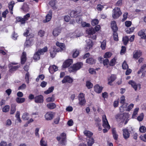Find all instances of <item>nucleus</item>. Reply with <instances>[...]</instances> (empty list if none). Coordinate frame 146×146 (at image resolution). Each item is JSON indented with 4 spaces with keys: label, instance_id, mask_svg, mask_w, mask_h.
<instances>
[{
    "label": "nucleus",
    "instance_id": "1",
    "mask_svg": "<svg viewBox=\"0 0 146 146\" xmlns=\"http://www.w3.org/2000/svg\"><path fill=\"white\" fill-rule=\"evenodd\" d=\"M76 22L78 23H81L83 27H86V33L89 36H91V27L90 24L86 22H82V19L81 16H77L76 19Z\"/></svg>",
    "mask_w": 146,
    "mask_h": 146
},
{
    "label": "nucleus",
    "instance_id": "2",
    "mask_svg": "<svg viewBox=\"0 0 146 146\" xmlns=\"http://www.w3.org/2000/svg\"><path fill=\"white\" fill-rule=\"evenodd\" d=\"M29 33V31L28 30H27L26 32L23 35L25 36H28V37L27 38L26 41L25 43L24 46L25 47H29L31 45V43L32 41V39H29L30 37H31L30 36L32 37H33L34 36V35L32 34L30 35H28Z\"/></svg>",
    "mask_w": 146,
    "mask_h": 146
},
{
    "label": "nucleus",
    "instance_id": "3",
    "mask_svg": "<svg viewBox=\"0 0 146 146\" xmlns=\"http://www.w3.org/2000/svg\"><path fill=\"white\" fill-rule=\"evenodd\" d=\"M83 64L81 62H79L74 64L73 66L68 68L70 72H74L80 69L83 66Z\"/></svg>",
    "mask_w": 146,
    "mask_h": 146
},
{
    "label": "nucleus",
    "instance_id": "4",
    "mask_svg": "<svg viewBox=\"0 0 146 146\" xmlns=\"http://www.w3.org/2000/svg\"><path fill=\"white\" fill-rule=\"evenodd\" d=\"M85 135L86 137V139L88 145L91 146V132L89 131L86 130L84 132Z\"/></svg>",
    "mask_w": 146,
    "mask_h": 146
},
{
    "label": "nucleus",
    "instance_id": "5",
    "mask_svg": "<svg viewBox=\"0 0 146 146\" xmlns=\"http://www.w3.org/2000/svg\"><path fill=\"white\" fill-rule=\"evenodd\" d=\"M121 14L122 13L120 11V8L115 7L113 10L112 17L114 19L117 18L121 15Z\"/></svg>",
    "mask_w": 146,
    "mask_h": 146
},
{
    "label": "nucleus",
    "instance_id": "6",
    "mask_svg": "<svg viewBox=\"0 0 146 146\" xmlns=\"http://www.w3.org/2000/svg\"><path fill=\"white\" fill-rule=\"evenodd\" d=\"M128 83L131 85L132 87L134 89L135 91H136L138 88L139 90L141 89V85L140 84H137L134 81L132 80H130Z\"/></svg>",
    "mask_w": 146,
    "mask_h": 146
},
{
    "label": "nucleus",
    "instance_id": "7",
    "mask_svg": "<svg viewBox=\"0 0 146 146\" xmlns=\"http://www.w3.org/2000/svg\"><path fill=\"white\" fill-rule=\"evenodd\" d=\"M102 118L103 123L102 125L103 127L105 128H107L108 129H110V126L109 124L106 115H103Z\"/></svg>",
    "mask_w": 146,
    "mask_h": 146
},
{
    "label": "nucleus",
    "instance_id": "8",
    "mask_svg": "<svg viewBox=\"0 0 146 146\" xmlns=\"http://www.w3.org/2000/svg\"><path fill=\"white\" fill-rule=\"evenodd\" d=\"M56 45L57 46L59 47L58 49H56L57 52H61L66 50V47L64 44L57 42L56 43Z\"/></svg>",
    "mask_w": 146,
    "mask_h": 146
},
{
    "label": "nucleus",
    "instance_id": "9",
    "mask_svg": "<svg viewBox=\"0 0 146 146\" xmlns=\"http://www.w3.org/2000/svg\"><path fill=\"white\" fill-rule=\"evenodd\" d=\"M79 103L80 105L84 106L86 103L84 98V95L82 93H80L78 96Z\"/></svg>",
    "mask_w": 146,
    "mask_h": 146
},
{
    "label": "nucleus",
    "instance_id": "10",
    "mask_svg": "<svg viewBox=\"0 0 146 146\" xmlns=\"http://www.w3.org/2000/svg\"><path fill=\"white\" fill-rule=\"evenodd\" d=\"M58 141H60L62 145H65L66 143V134L65 133H62L60 137H57Z\"/></svg>",
    "mask_w": 146,
    "mask_h": 146
},
{
    "label": "nucleus",
    "instance_id": "11",
    "mask_svg": "<svg viewBox=\"0 0 146 146\" xmlns=\"http://www.w3.org/2000/svg\"><path fill=\"white\" fill-rule=\"evenodd\" d=\"M54 116V113L51 111L47 112L45 115L46 120H50L52 119Z\"/></svg>",
    "mask_w": 146,
    "mask_h": 146
},
{
    "label": "nucleus",
    "instance_id": "12",
    "mask_svg": "<svg viewBox=\"0 0 146 146\" xmlns=\"http://www.w3.org/2000/svg\"><path fill=\"white\" fill-rule=\"evenodd\" d=\"M52 11L51 10H50L48 13L46 17V19L43 20V22L44 23H46L49 21L52 17Z\"/></svg>",
    "mask_w": 146,
    "mask_h": 146
},
{
    "label": "nucleus",
    "instance_id": "13",
    "mask_svg": "<svg viewBox=\"0 0 146 146\" xmlns=\"http://www.w3.org/2000/svg\"><path fill=\"white\" fill-rule=\"evenodd\" d=\"M141 55L142 52L140 50H135L133 52V58L136 59H137Z\"/></svg>",
    "mask_w": 146,
    "mask_h": 146
},
{
    "label": "nucleus",
    "instance_id": "14",
    "mask_svg": "<svg viewBox=\"0 0 146 146\" xmlns=\"http://www.w3.org/2000/svg\"><path fill=\"white\" fill-rule=\"evenodd\" d=\"M17 64V63L12 62L9 64V67L10 72H12L13 71H15L19 67V66H13L12 65H15Z\"/></svg>",
    "mask_w": 146,
    "mask_h": 146
},
{
    "label": "nucleus",
    "instance_id": "15",
    "mask_svg": "<svg viewBox=\"0 0 146 146\" xmlns=\"http://www.w3.org/2000/svg\"><path fill=\"white\" fill-rule=\"evenodd\" d=\"M116 79V76L115 75L112 74L108 78V84L110 85H111L112 83Z\"/></svg>",
    "mask_w": 146,
    "mask_h": 146
},
{
    "label": "nucleus",
    "instance_id": "16",
    "mask_svg": "<svg viewBox=\"0 0 146 146\" xmlns=\"http://www.w3.org/2000/svg\"><path fill=\"white\" fill-rule=\"evenodd\" d=\"M123 136L124 138L127 139L129 138L130 135L129 133V130L126 128L123 129Z\"/></svg>",
    "mask_w": 146,
    "mask_h": 146
},
{
    "label": "nucleus",
    "instance_id": "17",
    "mask_svg": "<svg viewBox=\"0 0 146 146\" xmlns=\"http://www.w3.org/2000/svg\"><path fill=\"white\" fill-rule=\"evenodd\" d=\"M73 62L72 60L69 59L66 60L63 63V68H66L69 66Z\"/></svg>",
    "mask_w": 146,
    "mask_h": 146
},
{
    "label": "nucleus",
    "instance_id": "18",
    "mask_svg": "<svg viewBox=\"0 0 146 146\" xmlns=\"http://www.w3.org/2000/svg\"><path fill=\"white\" fill-rule=\"evenodd\" d=\"M58 70V67L55 65L50 66L49 68V72L51 74H53L54 72Z\"/></svg>",
    "mask_w": 146,
    "mask_h": 146
},
{
    "label": "nucleus",
    "instance_id": "19",
    "mask_svg": "<svg viewBox=\"0 0 146 146\" xmlns=\"http://www.w3.org/2000/svg\"><path fill=\"white\" fill-rule=\"evenodd\" d=\"M35 100L36 103H42L43 101V97L42 95H40L35 97Z\"/></svg>",
    "mask_w": 146,
    "mask_h": 146
},
{
    "label": "nucleus",
    "instance_id": "20",
    "mask_svg": "<svg viewBox=\"0 0 146 146\" xmlns=\"http://www.w3.org/2000/svg\"><path fill=\"white\" fill-rule=\"evenodd\" d=\"M73 82V80L70 77L68 76H66L62 80L63 83L68 82L69 83H71Z\"/></svg>",
    "mask_w": 146,
    "mask_h": 146
},
{
    "label": "nucleus",
    "instance_id": "21",
    "mask_svg": "<svg viewBox=\"0 0 146 146\" xmlns=\"http://www.w3.org/2000/svg\"><path fill=\"white\" fill-rule=\"evenodd\" d=\"M118 120H121V122H123L125 119V117L123 113L117 114L115 117Z\"/></svg>",
    "mask_w": 146,
    "mask_h": 146
},
{
    "label": "nucleus",
    "instance_id": "22",
    "mask_svg": "<svg viewBox=\"0 0 146 146\" xmlns=\"http://www.w3.org/2000/svg\"><path fill=\"white\" fill-rule=\"evenodd\" d=\"M111 27L113 32H116L117 31L118 28L116 25V23L115 21L111 22Z\"/></svg>",
    "mask_w": 146,
    "mask_h": 146
},
{
    "label": "nucleus",
    "instance_id": "23",
    "mask_svg": "<svg viewBox=\"0 0 146 146\" xmlns=\"http://www.w3.org/2000/svg\"><path fill=\"white\" fill-rule=\"evenodd\" d=\"M145 30L143 29L139 31L138 33V35L141 38H146V35L145 33Z\"/></svg>",
    "mask_w": 146,
    "mask_h": 146
},
{
    "label": "nucleus",
    "instance_id": "24",
    "mask_svg": "<svg viewBox=\"0 0 146 146\" xmlns=\"http://www.w3.org/2000/svg\"><path fill=\"white\" fill-rule=\"evenodd\" d=\"M26 54L24 52L22 53V56L21 57V63L23 64L25 63L26 60Z\"/></svg>",
    "mask_w": 146,
    "mask_h": 146
},
{
    "label": "nucleus",
    "instance_id": "25",
    "mask_svg": "<svg viewBox=\"0 0 146 146\" xmlns=\"http://www.w3.org/2000/svg\"><path fill=\"white\" fill-rule=\"evenodd\" d=\"M103 88L102 87L98 85H96L94 87L95 91L98 93H100L102 92Z\"/></svg>",
    "mask_w": 146,
    "mask_h": 146
},
{
    "label": "nucleus",
    "instance_id": "26",
    "mask_svg": "<svg viewBox=\"0 0 146 146\" xmlns=\"http://www.w3.org/2000/svg\"><path fill=\"white\" fill-rule=\"evenodd\" d=\"M60 33V30L59 28H55L53 32V35L54 36H58Z\"/></svg>",
    "mask_w": 146,
    "mask_h": 146
},
{
    "label": "nucleus",
    "instance_id": "27",
    "mask_svg": "<svg viewBox=\"0 0 146 146\" xmlns=\"http://www.w3.org/2000/svg\"><path fill=\"white\" fill-rule=\"evenodd\" d=\"M57 52L54 47L51 48L50 50V53L51 56L52 58H54L55 57L56 54V52Z\"/></svg>",
    "mask_w": 146,
    "mask_h": 146
},
{
    "label": "nucleus",
    "instance_id": "28",
    "mask_svg": "<svg viewBox=\"0 0 146 146\" xmlns=\"http://www.w3.org/2000/svg\"><path fill=\"white\" fill-rule=\"evenodd\" d=\"M56 1L55 0H51L50 1L49 3V5L54 10H56L57 9V7L56 5Z\"/></svg>",
    "mask_w": 146,
    "mask_h": 146
},
{
    "label": "nucleus",
    "instance_id": "29",
    "mask_svg": "<svg viewBox=\"0 0 146 146\" xmlns=\"http://www.w3.org/2000/svg\"><path fill=\"white\" fill-rule=\"evenodd\" d=\"M47 107L50 109H53L56 107V105L53 103H49L47 104Z\"/></svg>",
    "mask_w": 146,
    "mask_h": 146
},
{
    "label": "nucleus",
    "instance_id": "30",
    "mask_svg": "<svg viewBox=\"0 0 146 146\" xmlns=\"http://www.w3.org/2000/svg\"><path fill=\"white\" fill-rule=\"evenodd\" d=\"M15 4V2L13 1H11L9 5V7L10 10V13L11 14H13L12 10Z\"/></svg>",
    "mask_w": 146,
    "mask_h": 146
},
{
    "label": "nucleus",
    "instance_id": "31",
    "mask_svg": "<svg viewBox=\"0 0 146 146\" xmlns=\"http://www.w3.org/2000/svg\"><path fill=\"white\" fill-rule=\"evenodd\" d=\"M112 133L113 135V137L116 140L118 138V135L115 129L113 128L112 130Z\"/></svg>",
    "mask_w": 146,
    "mask_h": 146
},
{
    "label": "nucleus",
    "instance_id": "32",
    "mask_svg": "<svg viewBox=\"0 0 146 146\" xmlns=\"http://www.w3.org/2000/svg\"><path fill=\"white\" fill-rule=\"evenodd\" d=\"M39 52V51H38L34 55V59L35 60H38L40 58V56L41 54H40Z\"/></svg>",
    "mask_w": 146,
    "mask_h": 146
},
{
    "label": "nucleus",
    "instance_id": "33",
    "mask_svg": "<svg viewBox=\"0 0 146 146\" xmlns=\"http://www.w3.org/2000/svg\"><path fill=\"white\" fill-rule=\"evenodd\" d=\"M25 101V99L24 98H19L17 97L16 99V102L18 103H22L24 102Z\"/></svg>",
    "mask_w": 146,
    "mask_h": 146
},
{
    "label": "nucleus",
    "instance_id": "34",
    "mask_svg": "<svg viewBox=\"0 0 146 146\" xmlns=\"http://www.w3.org/2000/svg\"><path fill=\"white\" fill-rule=\"evenodd\" d=\"M100 28V26L99 25L96 26L94 28V30L92 29V35L95 34V32L98 31Z\"/></svg>",
    "mask_w": 146,
    "mask_h": 146
},
{
    "label": "nucleus",
    "instance_id": "35",
    "mask_svg": "<svg viewBox=\"0 0 146 146\" xmlns=\"http://www.w3.org/2000/svg\"><path fill=\"white\" fill-rule=\"evenodd\" d=\"M146 64H144L141 66V69L137 73L139 74L141 72H143V71H146Z\"/></svg>",
    "mask_w": 146,
    "mask_h": 146
},
{
    "label": "nucleus",
    "instance_id": "36",
    "mask_svg": "<svg viewBox=\"0 0 146 146\" xmlns=\"http://www.w3.org/2000/svg\"><path fill=\"white\" fill-rule=\"evenodd\" d=\"M22 118L24 120H28L29 118V114L27 113H24L23 114Z\"/></svg>",
    "mask_w": 146,
    "mask_h": 146
},
{
    "label": "nucleus",
    "instance_id": "37",
    "mask_svg": "<svg viewBox=\"0 0 146 146\" xmlns=\"http://www.w3.org/2000/svg\"><path fill=\"white\" fill-rule=\"evenodd\" d=\"M16 111V106L14 104H12L11 108L10 114H13Z\"/></svg>",
    "mask_w": 146,
    "mask_h": 146
},
{
    "label": "nucleus",
    "instance_id": "38",
    "mask_svg": "<svg viewBox=\"0 0 146 146\" xmlns=\"http://www.w3.org/2000/svg\"><path fill=\"white\" fill-rule=\"evenodd\" d=\"M47 51V48L46 46L44 47L43 48L39 50L38 51H39V53L40 54H42L45 52H46Z\"/></svg>",
    "mask_w": 146,
    "mask_h": 146
},
{
    "label": "nucleus",
    "instance_id": "39",
    "mask_svg": "<svg viewBox=\"0 0 146 146\" xmlns=\"http://www.w3.org/2000/svg\"><path fill=\"white\" fill-rule=\"evenodd\" d=\"M101 43V48L102 50H105L106 46V41L105 40H104Z\"/></svg>",
    "mask_w": 146,
    "mask_h": 146
},
{
    "label": "nucleus",
    "instance_id": "40",
    "mask_svg": "<svg viewBox=\"0 0 146 146\" xmlns=\"http://www.w3.org/2000/svg\"><path fill=\"white\" fill-rule=\"evenodd\" d=\"M40 145L41 146H47L46 141L42 138L40 141Z\"/></svg>",
    "mask_w": 146,
    "mask_h": 146
},
{
    "label": "nucleus",
    "instance_id": "41",
    "mask_svg": "<svg viewBox=\"0 0 146 146\" xmlns=\"http://www.w3.org/2000/svg\"><path fill=\"white\" fill-rule=\"evenodd\" d=\"M117 59L115 57L111 59L110 62V65L111 66H114L116 62Z\"/></svg>",
    "mask_w": 146,
    "mask_h": 146
},
{
    "label": "nucleus",
    "instance_id": "42",
    "mask_svg": "<svg viewBox=\"0 0 146 146\" xmlns=\"http://www.w3.org/2000/svg\"><path fill=\"white\" fill-rule=\"evenodd\" d=\"M134 29V27H132L130 28L126 29L125 31L127 33L130 34L133 32Z\"/></svg>",
    "mask_w": 146,
    "mask_h": 146
},
{
    "label": "nucleus",
    "instance_id": "43",
    "mask_svg": "<svg viewBox=\"0 0 146 146\" xmlns=\"http://www.w3.org/2000/svg\"><path fill=\"white\" fill-rule=\"evenodd\" d=\"M139 110L138 108H137L135 109L133 111L132 117L133 118H134L137 114V113Z\"/></svg>",
    "mask_w": 146,
    "mask_h": 146
},
{
    "label": "nucleus",
    "instance_id": "44",
    "mask_svg": "<svg viewBox=\"0 0 146 146\" xmlns=\"http://www.w3.org/2000/svg\"><path fill=\"white\" fill-rule=\"evenodd\" d=\"M54 100V98L53 95H52L51 97L48 98L46 99V101L47 102H53Z\"/></svg>",
    "mask_w": 146,
    "mask_h": 146
},
{
    "label": "nucleus",
    "instance_id": "45",
    "mask_svg": "<svg viewBox=\"0 0 146 146\" xmlns=\"http://www.w3.org/2000/svg\"><path fill=\"white\" fill-rule=\"evenodd\" d=\"M54 90V87H51L49 88L48 89L44 92V93L46 94H48L52 92Z\"/></svg>",
    "mask_w": 146,
    "mask_h": 146
},
{
    "label": "nucleus",
    "instance_id": "46",
    "mask_svg": "<svg viewBox=\"0 0 146 146\" xmlns=\"http://www.w3.org/2000/svg\"><path fill=\"white\" fill-rule=\"evenodd\" d=\"M139 131L141 133H145L146 131L145 127L144 126H141L139 128Z\"/></svg>",
    "mask_w": 146,
    "mask_h": 146
},
{
    "label": "nucleus",
    "instance_id": "47",
    "mask_svg": "<svg viewBox=\"0 0 146 146\" xmlns=\"http://www.w3.org/2000/svg\"><path fill=\"white\" fill-rule=\"evenodd\" d=\"M39 129L38 128H36L35 131V133L36 137L38 138L40 137V135L38 133Z\"/></svg>",
    "mask_w": 146,
    "mask_h": 146
},
{
    "label": "nucleus",
    "instance_id": "48",
    "mask_svg": "<svg viewBox=\"0 0 146 146\" xmlns=\"http://www.w3.org/2000/svg\"><path fill=\"white\" fill-rule=\"evenodd\" d=\"M79 51L77 50H74L73 54V57L74 58L76 57L79 55Z\"/></svg>",
    "mask_w": 146,
    "mask_h": 146
},
{
    "label": "nucleus",
    "instance_id": "49",
    "mask_svg": "<svg viewBox=\"0 0 146 146\" xmlns=\"http://www.w3.org/2000/svg\"><path fill=\"white\" fill-rule=\"evenodd\" d=\"M129 40V38L127 36H125L123 37V41L124 45H126Z\"/></svg>",
    "mask_w": 146,
    "mask_h": 146
},
{
    "label": "nucleus",
    "instance_id": "50",
    "mask_svg": "<svg viewBox=\"0 0 146 146\" xmlns=\"http://www.w3.org/2000/svg\"><path fill=\"white\" fill-rule=\"evenodd\" d=\"M30 17V15L29 14L27 13L24 16V17L23 18V22L24 23H25V21L29 19Z\"/></svg>",
    "mask_w": 146,
    "mask_h": 146
},
{
    "label": "nucleus",
    "instance_id": "51",
    "mask_svg": "<svg viewBox=\"0 0 146 146\" xmlns=\"http://www.w3.org/2000/svg\"><path fill=\"white\" fill-rule=\"evenodd\" d=\"M126 106V104H124L122 106L120 107L119 109L121 112H122L125 110Z\"/></svg>",
    "mask_w": 146,
    "mask_h": 146
},
{
    "label": "nucleus",
    "instance_id": "52",
    "mask_svg": "<svg viewBox=\"0 0 146 146\" xmlns=\"http://www.w3.org/2000/svg\"><path fill=\"white\" fill-rule=\"evenodd\" d=\"M10 109V106L8 105L5 106L3 109V112H6L8 111Z\"/></svg>",
    "mask_w": 146,
    "mask_h": 146
},
{
    "label": "nucleus",
    "instance_id": "53",
    "mask_svg": "<svg viewBox=\"0 0 146 146\" xmlns=\"http://www.w3.org/2000/svg\"><path fill=\"white\" fill-rule=\"evenodd\" d=\"M44 78V76L43 74L40 75L36 79V80L37 82H38L39 79L41 80H43Z\"/></svg>",
    "mask_w": 146,
    "mask_h": 146
},
{
    "label": "nucleus",
    "instance_id": "54",
    "mask_svg": "<svg viewBox=\"0 0 146 146\" xmlns=\"http://www.w3.org/2000/svg\"><path fill=\"white\" fill-rule=\"evenodd\" d=\"M125 101V97L124 96H122L120 98L119 102L122 104H125L124 103Z\"/></svg>",
    "mask_w": 146,
    "mask_h": 146
},
{
    "label": "nucleus",
    "instance_id": "55",
    "mask_svg": "<svg viewBox=\"0 0 146 146\" xmlns=\"http://www.w3.org/2000/svg\"><path fill=\"white\" fill-rule=\"evenodd\" d=\"M16 20L17 21L21 22V24H24L23 18L21 17H17L16 18Z\"/></svg>",
    "mask_w": 146,
    "mask_h": 146
},
{
    "label": "nucleus",
    "instance_id": "56",
    "mask_svg": "<svg viewBox=\"0 0 146 146\" xmlns=\"http://www.w3.org/2000/svg\"><path fill=\"white\" fill-rule=\"evenodd\" d=\"M122 68L124 69H126L128 68V66L127 64V63L125 61H124L122 65Z\"/></svg>",
    "mask_w": 146,
    "mask_h": 146
},
{
    "label": "nucleus",
    "instance_id": "57",
    "mask_svg": "<svg viewBox=\"0 0 146 146\" xmlns=\"http://www.w3.org/2000/svg\"><path fill=\"white\" fill-rule=\"evenodd\" d=\"M99 23V21L97 19H94L92 20V25H94L98 24Z\"/></svg>",
    "mask_w": 146,
    "mask_h": 146
},
{
    "label": "nucleus",
    "instance_id": "58",
    "mask_svg": "<svg viewBox=\"0 0 146 146\" xmlns=\"http://www.w3.org/2000/svg\"><path fill=\"white\" fill-rule=\"evenodd\" d=\"M112 54L111 52H106L104 56V58H109L111 56Z\"/></svg>",
    "mask_w": 146,
    "mask_h": 146
},
{
    "label": "nucleus",
    "instance_id": "59",
    "mask_svg": "<svg viewBox=\"0 0 146 146\" xmlns=\"http://www.w3.org/2000/svg\"><path fill=\"white\" fill-rule=\"evenodd\" d=\"M26 88V85L25 84H23L19 86L18 88L19 90H23Z\"/></svg>",
    "mask_w": 146,
    "mask_h": 146
},
{
    "label": "nucleus",
    "instance_id": "60",
    "mask_svg": "<svg viewBox=\"0 0 146 146\" xmlns=\"http://www.w3.org/2000/svg\"><path fill=\"white\" fill-rule=\"evenodd\" d=\"M104 6L100 4L98 5L97 6L96 8L98 11H101L104 8Z\"/></svg>",
    "mask_w": 146,
    "mask_h": 146
},
{
    "label": "nucleus",
    "instance_id": "61",
    "mask_svg": "<svg viewBox=\"0 0 146 146\" xmlns=\"http://www.w3.org/2000/svg\"><path fill=\"white\" fill-rule=\"evenodd\" d=\"M143 113H141L139 116L138 117L137 119L139 121H141L143 120Z\"/></svg>",
    "mask_w": 146,
    "mask_h": 146
},
{
    "label": "nucleus",
    "instance_id": "62",
    "mask_svg": "<svg viewBox=\"0 0 146 146\" xmlns=\"http://www.w3.org/2000/svg\"><path fill=\"white\" fill-rule=\"evenodd\" d=\"M91 83L90 81H88L86 82V86L89 89H90L91 87Z\"/></svg>",
    "mask_w": 146,
    "mask_h": 146
},
{
    "label": "nucleus",
    "instance_id": "63",
    "mask_svg": "<svg viewBox=\"0 0 146 146\" xmlns=\"http://www.w3.org/2000/svg\"><path fill=\"white\" fill-rule=\"evenodd\" d=\"M114 33L113 34V37L114 38V40L116 41H117L118 40V34L117 33H116V32H114Z\"/></svg>",
    "mask_w": 146,
    "mask_h": 146
},
{
    "label": "nucleus",
    "instance_id": "64",
    "mask_svg": "<svg viewBox=\"0 0 146 146\" xmlns=\"http://www.w3.org/2000/svg\"><path fill=\"white\" fill-rule=\"evenodd\" d=\"M60 117L59 116H58L56 118L54 119V122L56 124H58L59 123V121L60 120Z\"/></svg>",
    "mask_w": 146,
    "mask_h": 146
}]
</instances>
